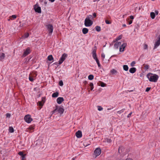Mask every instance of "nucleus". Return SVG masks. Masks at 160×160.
I'll return each instance as SVG.
<instances>
[{"label": "nucleus", "instance_id": "12", "mask_svg": "<svg viewBox=\"0 0 160 160\" xmlns=\"http://www.w3.org/2000/svg\"><path fill=\"white\" fill-rule=\"evenodd\" d=\"M76 136L78 138H81L82 136V132L81 131L78 130L76 133Z\"/></svg>", "mask_w": 160, "mask_h": 160}, {"label": "nucleus", "instance_id": "51", "mask_svg": "<svg viewBox=\"0 0 160 160\" xmlns=\"http://www.w3.org/2000/svg\"><path fill=\"white\" fill-rule=\"evenodd\" d=\"M132 114V112H130L129 114L127 116V117L128 118L130 117L131 116Z\"/></svg>", "mask_w": 160, "mask_h": 160}, {"label": "nucleus", "instance_id": "26", "mask_svg": "<svg viewBox=\"0 0 160 160\" xmlns=\"http://www.w3.org/2000/svg\"><path fill=\"white\" fill-rule=\"evenodd\" d=\"M95 29L98 32H100L101 30L100 27L99 26H96L95 27Z\"/></svg>", "mask_w": 160, "mask_h": 160}, {"label": "nucleus", "instance_id": "63", "mask_svg": "<svg viewBox=\"0 0 160 160\" xmlns=\"http://www.w3.org/2000/svg\"><path fill=\"white\" fill-rule=\"evenodd\" d=\"M108 109V110H110V109H110V108H108V109Z\"/></svg>", "mask_w": 160, "mask_h": 160}, {"label": "nucleus", "instance_id": "41", "mask_svg": "<svg viewBox=\"0 0 160 160\" xmlns=\"http://www.w3.org/2000/svg\"><path fill=\"white\" fill-rule=\"evenodd\" d=\"M151 88H150V87H148V88H146V90H145L146 92H148L150 90Z\"/></svg>", "mask_w": 160, "mask_h": 160}, {"label": "nucleus", "instance_id": "42", "mask_svg": "<svg viewBox=\"0 0 160 160\" xmlns=\"http://www.w3.org/2000/svg\"><path fill=\"white\" fill-rule=\"evenodd\" d=\"M105 22L107 24H111V22H110L108 20H105Z\"/></svg>", "mask_w": 160, "mask_h": 160}, {"label": "nucleus", "instance_id": "37", "mask_svg": "<svg viewBox=\"0 0 160 160\" xmlns=\"http://www.w3.org/2000/svg\"><path fill=\"white\" fill-rule=\"evenodd\" d=\"M98 110L99 111H101L103 109V108L101 106H98Z\"/></svg>", "mask_w": 160, "mask_h": 160}, {"label": "nucleus", "instance_id": "25", "mask_svg": "<svg viewBox=\"0 0 160 160\" xmlns=\"http://www.w3.org/2000/svg\"><path fill=\"white\" fill-rule=\"evenodd\" d=\"M48 60L51 61L53 59V58L52 55H49L48 57Z\"/></svg>", "mask_w": 160, "mask_h": 160}, {"label": "nucleus", "instance_id": "45", "mask_svg": "<svg viewBox=\"0 0 160 160\" xmlns=\"http://www.w3.org/2000/svg\"><path fill=\"white\" fill-rule=\"evenodd\" d=\"M121 38H122V37L121 36H120L116 39V40L117 41H118V40L121 39Z\"/></svg>", "mask_w": 160, "mask_h": 160}, {"label": "nucleus", "instance_id": "4", "mask_svg": "<svg viewBox=\"0 0 160 160\" xmlns=\"http://www.w3.org/2000/svg\"><path fill=\"white\" fill-rule=\"evenodd\" d=\"M24 119L26 122L28 123H30L32 120L31 116L29 114L25 115L24 118Z\"/></svg>", "mask_w": 160, "mask_h": 160}, {"label": "nucleus", "instance_id": "15", "mask_svg": "<svg viewBox=\"0 0 160 160\" xmlns=\"http://www.w3.org/2000/svg\"><path fill=\"white\" fill-rule=\"evenodd\" d=\"M92 53V57L94 59L97 58L96 54V50L95 49H94L93 50Z\"/></svg>", "mask_w": 160, "mask_h": 160}, {"label": "nucleus", "instance_id": "32", "mask_svg": "<svg viewBox=\"0 0 160 160\" xmlns=\"http://www.w3.org/2000/svg\"><path fill=\"white\" fill-rule=\"evenodd\" d=\"M38 103L39 106L41 107H42L44 104H43V103L41 101H39Z\"/></svg>", "mask_w": 160, "mask_h": 160}, {"label": "nucleus", "instance_id": "58", "mask_svg": "<svg viewBox=\"0 0 160 160\" xmlns=\"http://www.w3.org/2000/svg\"><path fill=\"white\" fill-rule=\"evenodd\" d=\"M99 1V0H94L93 1V2H96V1L98 2Z\"/></svg>", "mask_w": 160, "mask_h": 160}, {"label": "nucleus", "instance_id": "39", "mask_svg": "<svg viewBox=\"0 0 160 160\" xmlns=\"http://www.w3.org/2000/svg\"><path fill=\"white\" fill-rule=\"evenodd\" d=\"M136 63L135 61H132L131 63V66L132 67L134 66V65Z\"/></svg>", "mask_w": 160, "mask_h": 160}, {"label": "nucleus", "instance_id": "8", "mask_svg": "<svg viewBox=\"0 0 160 160\" xmlns=\"http://www.w3.org/2000/svg\"><path fill=\"white\" fill-rule=\"evenodd\" d=\"M34 9L36 12H37L38 13H41V8L38 6L37 4L35 5L34 6Z\"/></svg>", "mask_w": 160, "mask_h": 160}, {"label": "nucleus", "instance_id": "35", "mask_svg": "<svg viewBox=\"0 0 160 160\" xmlns=\"http://www.w3.org/2000/svg\"><path fill=\"white\" fill-rule=\"evenodd\" d=\"M45 97H42V101H41V102H42L43 103V104H44L45 102Z\"/></svg>", "mask_w": 160, "mask_h": 160}, {"label": "nucleus", "instance_id": "9", "mask_svg": "<svg viewBox=\"0 0 160 160\" xmlns=\"http://www.w3.org/2000/svg\"><path fill=\"white\" fill-rule=\"evenodd\" d=\"M158 39L157 41L155 43L154 49L157 48L160 44V35L158 36Z\"/></svg>", "mask_w": 160, "mask_h": 160}, {"label": "nucleus", "instance_id": "22", "mask_svg": "<svg viewBox=\"0 0 160 160\" xmlns=\"http://www.w3.org/2000/svg\"><path fill=\"white\" fill-rule=\"evenodd\" d=\"M5 57V55L4 53H2L0 56V60L2 61L3 60L4 58Z\"/></svg>", "mask_w": 160, "mask_h": 160}, {"label": "nucleus", "instance_id": "50", "mask_svg": "<svg viewBox=\"0 0 160 160\" xmlns=\"http://www.w3.org/2000/svg\"><path fill=\"white\" fill-rule=\"evenodd\" d=\"M25 158V155H23L22 156V160H23Z\"/></svg>", "mask_w": 160, "mask_h": 160}, {"label": "nucleus", "instance_id": "16", "mask_svg": "<svg viewBox=\"0 0 160 160\" xmlns=\"http://www.w3.org/2000/svg\"><path fill=\"white\" fill-rule=\"evenodd\" d=\"M121 44V43L120 42H117L114 45V47L116 48H118L119 46H120Z\"/></svg>", "mask_w": 160, "mask_h": 160}, {"label": "nucleus", "instance_id": "64", "mask_svg": "<svg viewBox=\"0 0 160 160\" xmlns=\"http://www.w3.org/2000/svg\"><path fill=\"white\" fill-rule=\"evenodd\" d=\"M159 120H160V117H159Z\"/></svg>", "mask_w": 160, "mask_h": 160}, {"label": "nucleus", "instance_id": "18", "mask_svg": "<svg viewBox=\"0 0 160 160\" xmlns=\"http://www.w3.org/2000/svg\"><path fill=\"white\" fill-rule=\"evenodd\" d=\"M88 31V29L87 28H84L82 29V32L83 34H87Z\"/></svg>", "mask_w": 160, "mask_h": 160}, {"label": "nucleus", "instance_id": "33", "mask_svg": "<svg viewBox=\"0 0 160 160\" xmlns=\"http://www.w3.org/2000/svg\"><path fill=\"white\" fill-rule=\"evenodd\" d=\"M105 140L108 142V143H110L112 142V140H111V139L109 138H107L105 139Z\"/></svg>", "mask_w": 160, "mask_h": 160}, {"label": "nucleus", "instance_id": "17", "mask_svg": "<svg viewBox=\"0 0 160 160\" xmlns=\"http://www.w3.org/2000/svg\"><path fill=\"white\" fill-rule=\"evenodd\" d=\"M136 71V69L135 68H132L129 70V72L132 73H133Z\"/></svg>", "mask_w": 160, "mask_h": 160}, {"label": "nucleus", "instance_id": "54", "mask_svg": "<svg viewBox=\"0 0 160 160\" xmlns=\"http://www.w3.org/2000/svg\"><path fill=\"white\" fill-rule=\"evenodd\" d=\"M132 20H130V21H129L128 24L129 25L131 24L132 23Z\"/></svg>", "mask_w": 160, "mask_h": 160}, {"label": "nucleus", "instance_id": "13", "mask_svg": "<svg viewBox=\"0 0 160 160\" xmlns=\"http://www.w3.org/2000/svg\"><path fill=\"white\" fill-rule=\"evenodd\" d=\"M64 100V99L62 97H58L57 99V102L58 104H60Z\"/></svg>", "mask_w": 160, "mask_h": 160}, {"label": "nucleus", "instance_id": "44", "mask_svg": "<svg viewBox=\"0 0 160 160\" xmlns=\"http://www.w3.org/2000/svg\"><path fill=\"white\" fill-rule=\"evenodd\" d=\"M148 48V45H147L145 44L144 45V49H147Z\"/></svg>", "mask_w": 160, "mask_h": 160}, {"label": "nucleus", "instance_id": "47", "mask_svg": "<svg viewBox=\"0 0 160 160\" xmlns=\"http://www.w3.org/2000/svg\"><path fill=\"white\" fill-rule=\"evenodd\" d=\"M102 58V59H103L105 57V55L103 53L101 55Z\"/></svg>", "mask_w": 160, "mask_h": 160}, {"label": "nucleus", "instance_id": "61", "mask_svg": "<svg viewBox=\"0 0 160 160\" xmlns=\"http://www.w3.org/2000/svg\"><path fill=\"white\" fill-rule=\"evenodd\" d=\"M88 83L86 81H85V84H86Z\"/></svg>", "mask_w": 160, "mask_h": 160}, {"label": "nucleus", "instance_id": "38", "mask_svg": "<svg viewBox=\"0 0 160 160\" xmlns=\"http://www.w3.org/2000/svg\"><path fill=\"white\" fill-rule=\"evenodd\" d=\"M59 85L60 86H62L63 85V82L62 80H61L59 82Z\"/></svg>", "mask_w": 160, "mask_h": 160}, {"label": "nucleus", "instance_id": "48", "mask_svg": "<svg viewBox=\"0 0 160 160\" xmlns=\"http://www.w3.org/2000/svg\"><path fill=\"white\" fill-rule=\"evenodd\" d=\"M28 129H30L29 132H32V131H31V130H32L34 129V128L32 127H30Z\"/></svg>", "mask_w": 160, "mask_h": 160}, {"label": "nucleus", "instance_id": "43", "mask_svg": "<svg viewBox=\"0 0 160 160\" xmlns=\"http://www.w3.org/2000/svg\"><path fill=\"white\" fill-rule=\"evenodd\" d=\"M124 110H125L124 109H122L121 110L118 111V113L119 114H120V113H121L122 112H124Z\"/></svg>", "mask_w": 160, "mask_h": 160}, {"label": "nucleus", "instance_id": "20", "mask_svg": "<svg viewBox=\"0 0 160 160\" xmlns=\"http://www.w3.org/2000/svg\"><path fill=\"white\" fill-rule=\"evenodd\" d=\"M59 95V93L58 92H55L52 95V97L53 98L57 97Z\"/></svg>", "mask_w": 160, "mask_h": 160}, {"label": "nucleus", "instance_id": "55", "mask_svg": "<svg viewBox=\"0 0 160 160\" xmlns=\"http://www.w3.org/2000/svg\"><path fill=\"white\" fill-rule=\"evenodd\" d=\"M93 16L94 17H96V14L95 12L93 13Z\"/></svg>", "mask_w": 160, "mask_h": 160}, {"label": "nucleus", "instance_id": "21", "mask_svg": "<svg viewBox=\"0 0 160 160\" xmlns=\"http://www.w3.org/2000/svg\"><path fill=\"white\" fill-rule=\"evenodd\" d=\"M29 36V33H26L24 35L22 36L21 37V38L22 39H25V38H27Z\"/></svg>", "mask_w": 160, "mask_h": 160}, {"label": "nucleus", "instance_id": "27", "mask_svg": "<svg viewBox=\"0 0 160 160\" xmlns=\"http://www.w3.org/2000/svg\"><path fill=\"white\" fill-rule=\"evenodd\" d=\"M9 132L11 133H12L14 132V129L12 127H9Z\"/></svg>", "mask_w": 160, "mask_h": 160}, {"label": "nucleus", "instance_id": "29", "mask_svg": "<svg viewBox=\"0 0 160 160\" xmlns=\"http://www.w3.org/2000/svg\"><path fill=\"white\" fill-rule=\"evenodd\" d=\"M95 60L96 61V62L98 64V67H100L101 66V65L99 63V60L98 59V58L96 59Z\"/></svg>", "mask_w": 160, "mask_h": 160}, {"label": "nucleus", "instance_id": "49", "mask_svg": "<svg viewBox=\"0 0 160 160\" xmlns=\"http://www.w3.org/2000/svg\"><path fill=\"white\" fill-rule=\"evenodd\" d=\"M12 17L13 19H15L16 18L17 16L16 15H13L12 16Z\"/></svg>", "mask_w": 160, "mask_h": 160}, {"label": "nucleus", "instance_id": "10", "mask_svg": "<svg viewBox=\"0 0 160 160\" xmlns=\"http://www.w3.org/2000/svg\"><path fill=\"white\" fill-rule=\"evenodd\" d=\"M96 157L99 156L101 153V150L100 148H97L94 151Z\"/></svg>", "mask_w": 160, "mask_h": 160}, {"label": "nucleus", "instance_id": "40", "mask_svg": "<svg viewBox=\"0 0 160 160\" xmlns=\"http://www.w3.org/2000/svg\"><path fill=\"white\" fill-rule=\"evenodd\" d=\"M18 154L20 155V156H22L24 154H23V152H18Z\"/></svg>", "mask_w": 160, "mask_h": 160}, {"label": "nucleus", "instance_id": "7", "mask_svg": "<svg viewBox=\"0 0 160 160\" xmlns=\"http://www.w3.org/2000/svg\"><path fill=\"white\" fill-rule=\"evenodd\" d=\"M46 27L49 32V33H52L53 30V27L52 25L51 24H48L46 25Z\"/></svg>", "mask_w": 160, "mask_h": 160}, {"label": "nucleus", "instance_id": "30", "mask_svg": "<svg viewBox=\"0 0 160 160\" xmlns=\"http://www.w3.org/2000/svg\"><path fill=\"white\" fill-rule=\"evenodd\" d=\"M89 86L91 87V90H92L94 88L93 83L92 82L90 83L89 84Z\"/></svg>", "mask_w": 160, "mask_h": 160}, {"label": "nucleus", "instance_id": "62", "mask_svg": "<svg viewBox=\"0 0 160 160\" xmlns=\"http://www.w3.org/2000/svg\"><path fill=\"white\" fill-rule=\"evenodd\" d=\"M43 0H40V1L41 2H43Z\"/></svg>", "mask_w": 160, "mask_h": 160}, {"label": "nucleus", "instance_id": "28", "mask_svg": "<svg viewBox=\"0 0 160 160\" xmlns=\"http://www.w3.org/2000/svg\"><path fill=\"white\" fill-rule=\"evenodd\" d=\"M94 76L92 75H90L88 76V79L90 80H92L93 79Z\"/></svg>", "mask_w": 160, "mask_h": 160}, {"label": "nucleus", "instance_id": "52", "mask_svg": "<svg viewBox=\"0 0 160 160\" xmlns=\"http://www.w3.org/2000/svg\"><path fill=\"white\" fill-rule=\"evenodd\" d=\"M130 18L131 19H133L134 18V17L133 16L131 15L130 16Z\"/></svg>", "mask_w": 160, "mask_h": 160}, {"label": "nucleus", "instance_id": "60", "mask_svg": "<svg viewBox=\"0 0 160 160\" xmlns=\"http://www.w3.org/2000/svg\"><path fill=\"white\" fill-rule=\"evenodd\" d=\"M129 91V92H132L133 91V90H130V91Z\"/></svg>", "mask_w": 160, "mask_h": 160}, {"label": "nucleus", "instance_id": "46", "mask_svg": "<svg viewBox=\"0 0 160 160\" xmlns=\"http://www.w3.org/2000/svg\"><path fill=\"white\" fill-rule=\"evenodd\" d=\"M6 116L7 118H10L11 116V115L9 113H7L6 114Z\"/></svg>", "mask_w": 160, "mask_h": 160}, {"label": "nucleus", "instance_id": "56", "mask_svg": "<svg viewBox=\"0 0 160 160\" xmlns=\"http://www.w3.org/2000/svg\"><path fill=\"white\" fill-rule=\"evenodd\" d=\"M49 1H50L51 2H53L55 0H48Z\"/></svg>", "mask_w": 160, "mask_h": 160}, {"label": "nucleus", "instance_id": "36", "mask_svg": "<svg viewBox=\"0 0 160 160\" xmlns=\"http://www.w3.org/2000/svg\"><path fill=\"white\" fill-rule=\"evenodd\" d=\"M29 79L30 81L32 82L34 80V79L32 77H31L30 75L29 77Z\"/></svg>", "mask_w": 160, "mask_h": 160}, {"label": "nucleus", "instance_id": "34", "mask_svg": "<svg viewBox=\"0 0 160 160\" xmlns=\"http://www.w3.org/2000/svg\"><path fill=\"white\" fill-rule=\"evenodd\" d=\"M106 84L102 82H101V86L102 87H104L105 86Z\"/></svg>", "mask_w": 160, "mask_h": 160}, {"label": "nucleus", "instance_id": "31", "mask_svg": "<svg viewBox=\"0 0 160 160\" xmlns=\"http://www.w3.org/2000/svg\"><path fill=\"white\" fill-rule=\"evenodd\" d=\"M144 69L145 70H147L149 68V66L148 65H147V64H145V65H144Z\"/></svg>", "mask_w": 160, "mask_h": 160}, {"label": "nucleus", "instance_id": "2", "mask_svg": "<svg viewBox=\"0 0 160 160\" xmlns=\"http://www.w3.org/2000/svg\"><path fill=\"white\" fill-rule=\"evenodd\" d=\"M92 15H89L87 17L85 20L84 24L86 27H89L91 26L93 23L90 20L92 17Z\"/></svg>", "mask_w": 160, "mask_h": 160}, {"label": "nucleus", "instance_id": "3", "mask_svg": "<svg viewBox=\"0 0 160 160\" xmlns=\"http://www.w3.org/2000/svg\"><path fill=\"white\" fill-rule=\"evenodd\" d=\"M57 111H58V113L62 114L63 113L64 111V109L62 108L57 106L56 108L52 112V114L55 113Z\"/></svg>", "mask_w": 160, "mask_h": 160}, {"label": "nucleus", "instance_id": "11", "mask_svg": "<svg viewBox=\"0 0 160 160\" xmlns=\"http://www.w3.org/2000/svg\"><path fill=\"white\" fill-rule=\"evenodd\" d=\"M30 50L29 48H28L24 52L22 57H24L28 55L30 53Z\"/></svg>", "mask_w": 160, "mask_h": 160}, {"label": "nucleus", "instance_id": "6", "mask_svg": "<svg viewBox=\"0 0 160 160\" xmlns=\"http://www.w3.org/2000/svg\"><path fill=\"white\" fill-rule=\"evenodd\" d=\"M126 150L125 148L122 146H120L118 149V152L119 153H121L123 155L125 154Z\"/></svg>", "mask_w": 160, "mask_h": 160}, {"label": "nucleus", "instance_id": "57", "mask_svg": "<svg viewBox=\"0 0 160 160\" xmlns=\"http://www.w3.org/2000/svg\"><path fill=\"white\" fill-rule=\"evenodd\" d=\"M126 160H133L132 159L130 158H128Z\"/></svg>", "mask_w": 160, "mask_h": 160}, {"label": "nucleus", "instance_id": "1", "mask_svg": "<svg viewBox=\"0 0 160 160\" xmlns=\"http://www.w3.org/2000/svg\"><path fill=\"white\" fill-rule=\"evenodd\" d=\"M147 77L150 82H156L158 78V76L156 74H153L151 73H149L147 74Z\"/></svg>", "mask_w": 160, "mask_h": 160}, {"label": "nucleus", "instance_id": "53", "mask_svg": "<svg viewBox=\"0 0 160 160\" xmlns=\"http://www.w3.org/2000/svg\"><path fill=\"white\" fill-rule=\"evenodd\" d=\"M155 12L156 15H158V12L157 10H155Z\"/></svg>", "mask_w": 160, "mask_h": 160}, {"label": "nucleus", "instance_id": "23", "mask_svg": "<svg viewBox=\"0 0 160 160\" xmlns=\"http://www.w3.org/2000/svg\"><path fill=\"white\" fill-rule=\"evenodd\" d=\"M150 17H151V18L152 19H153L155 18V14L154 12H151L150 13Z\"/></svg>", "mask_w": 160, "mask_h": 160}, {"label": "nucleus", "instance_id": "59", "mask_svg": "<svg viewBox=\"0 0 160 160\" xmlns=\"http://www.w3.org/2000/svg\"><path fill=\"white\" fill-rule=\"evenodd\" d=\"M123 27H126V25L125 24H124L122 25Z\"/></svg>", "mask_w": 160, "mask_h": 160}, {"label": "nucleus", "instance_id": "14", "mask_svg": "<svg viewBox=\"0 0 160 160\" xmlns=\"http://www.w3.org/2000/svg\"><path fill=\"white\" fill-rule=\"evenodd\" d=\"M127 45L126 43H124L121 46L119 50L120 52H122L124 51V49L126 46Z\"/></svg>", "mask_w": 160, "mask_h": 160}, {"label": "nucleus", "instance_id": "24", "mask_svg": "<svg viewBox=\"0 0 160 160\" xmlns=\"http://www.w3.org/2000/svg\"><path fill=\"white\" fill-rule=\"evenodd\" d=\"M123 68L125 71H127L128 69V67L127 65H124L123 66Z\"/></svg>", "mask_w": 160, "mask_h": 160}, {"label": "nucleus", "instance_id": "19", "mask_svg": "<svg viewBox=\"0 0 160 160\" xmlns=\"http://www.w3.org/2000/svg\"><path fill=\"white\" fill-rule=\"evenodd\" d=\"M110 72L112 73V74L116 75L118 73L117 71L114 69H112L110 71Z\"/></svg>", "mask_w": 160, "mask_h": 160}, {"label": "nucleus", "instance_id": "5", "mask_svg": "<svg viewBox=\"0 0 160 160\" xmlns=\"http://www.w3.org/2000/svg\"><path fill=\"white\" fill-rule=\"evenodd\" d=\"M67 57V55L65 53L63 54L62 55V57H61L59 60V64L60 65L65 60Z\"/></svg>", "mask_w": 160, "mask_h": 160}]
</instances>
